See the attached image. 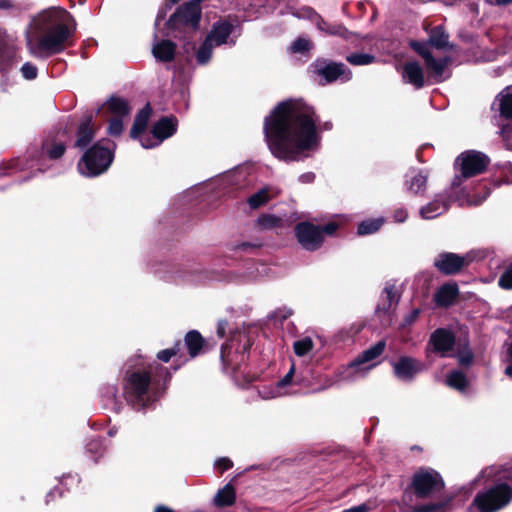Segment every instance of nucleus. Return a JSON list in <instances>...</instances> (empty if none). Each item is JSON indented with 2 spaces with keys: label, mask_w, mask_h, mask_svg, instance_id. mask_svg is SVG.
Masks as SVG:
<instances>
[{
  "label": "nucleus",
  "mask_w": 512,
  "mask_h": 512,
  "mask_svg": "<svg viewBox=\"0 0 512 512\" xmlns=\"http://www.w3.org/2000/svg\"><path fill=\"white\" fill-rule=\"evenodd\" d=\"M332 128L331 121L320 123L314 107L297 99L279 102L263 123L265 141L271 154L284 162L304 160L319 146V130Z\"/></svg>",
  "instance_id": "f257e3e1"
},
{
  "label": "nucleus",
  "mask_w": 512,
  "mask_h": 512,
  "mask_svg": "<svg viewBox=\"0 0 512 512\" xmlns=\"http://www.w3.org/2000/svg\"><path fill=\"white\" fill-rule=\"evenodd\" d=\"M76 31V21L64 8L43 10L31 22L27 47L34 56H52L63 52Z\"/></svg>",
  "instance_id": "f03ea898"
},
{
  "label": "nucleus",
  "mask_w": 512,
  "mask_h": 512,
  "mask_svg": "<svg viewBox=\"0 0 512 512\" xmlns=\"http://www.w3.org/2000/svg\"><path fill=\"white\" fill-rule=\"evenodd\" d=\"M172 374L160 363L142 367H129L123 378V396L134 410L151 406L166 393Z\"/></svg>",
  "instance_id": "7ed1b4c3"
},
{
  "label": "nucleus",
  "mask_w": 512,
  "mask_h": 512,
  "mask_svg": "<svg viewBox=\"0 0 512 512\" xmlns=\"http://www.w3.org/2000/svg\"><path fill=\"white\" fill-rule=\"evenodd\" d=\"M116 144L110 139H100L87 148L78 162L79 172L86 177L105 173L114 160Z\"/></svg>",
  "instance_id": "20e7f679"
},
{
  "label": "nucleus",
  "mask_w": 512,
  "mask_h": 512,
  "mask_svg": "<svg viewBox=\"0 0 512 512\" xmlns=\"http://www.w3.org/2000/svg\"><path fill=\"white\" fill-rule=\"evenodd\" d=\"M253 343V338L246 330L234 331L221 347L220 359L223 369L226 372H240L242 365L249 359V351Z\"/></svg>",
  "instance_id": "39448f33"
},
{
  "label": "nucleus",
  "mask_w": 512,
  "mask_h": 512,
  "mask_svg": "<svg viewBox=\"0 0 512 512\" xmlns=\"http://www.w3.org/2000/svg\"><path fill=\"white\" fill-rule=\"evenodd\" d=\"M445 488V481L437 470L431 467H420L411 478L405 494L411 492L417 499H427L441 493Z\"/></svg>",
  "instance_id": "423d86ee"
},
{
  "label": "nucleus",
  "mask_w": 512,
  "mask_h": 512,
  "mask_svg": "<svg viewBox=\"0 0 512 512\" xmlns=\"http://www.w3.org/2000/svg\"><path fill=\"white\" fill-rule=\"evenodd\" d=\"M512 501V488L505 482H499L491 487L479 491L474 499L480 512H497L506 507Z\"/></svg>",
  "instance_id": "0eeeda50"
},
{
  "label": "nucleus",
  "mask_w": 512,
  "mask_h": 512,
  "mask_svg": "<svg viewBox=\"0 0 512 512\" xmlns=\"http://www.w3.org/2000/svg\"><path fill=\"white\" fill-rule=\"evenodd\" d=\"M200 4L201 2H183L168 19V28L172 31L186 28L193 32L198 30L202 16Z\"/></svg>",
  "instance_id": "6e6552de"
},
{
  "label": "nucleus",
  "mask_w": 512,
  "mask_h": 512,
  "mask_svg": "<svg viewBox=\"0 0 512 512\" xmlns=\"http://www.w3.org/2000/svg\"><path fill=\"white\" fill-rule=\"evenodd\" d=\"M460 162L461 176L465 179L482 174L490 164V158L483 152L468 150L462 152L456 159Z\"/></svg>",
  "instance_id": "1a4fd4ad"
},
{
  "label": "nucleus",
  "mask_w": 512,
  "mask_h": 512,
  "mask_svg": "<svg viewBox=\"0 0 512 512\" xmlns=\"http://www.w3.org/2000/svg\"><path fill=\"white\" fill-rule=\"evenodd\" d=\"M314 68L315 73L327 84L337 80L348 82L353 76L352 71L345 64L324 58L317 59L314 63Z\"/></svg>",
  "instance_id": "9d476101"
},
{
  "label": "nucleus",
  "mask_w": 512,
  "mask_h": 512,
  "mask_svg": "<svg viewBox=\"0 0 512 512\" xmlns=\"http://www.w3.org/2000/svg\"><path fill=\"white\" fill-rule=\"evenodd\" d=\"M294 234L301 247L307 251H316L323 245V235H321L319 225L309 221L297 223L294 227Z\"/></svg>",
  "instance_id": "9b49d317"
},
{
  "label": "nucleus",
  "mask_w": 512,
  "mask_h": 512,
  "mask_svg": "<svg viewBox=\"0 0 512 512\" xmlns=\"http://www.w3.org/2000/svg\"><path fill=\"white\" fill-rule=\"evenodd\" d=\"M177 127V117L173 115L163 116L153 124L151 129L153 138H155L158 142L153 141L151 137H146L141 140V145L144 148H153L162 141L172 137L177 132Z\"/></svg>",
  "instance_id": "f8f14e48"
},
{
  "label": "nucleus",
  "mask_w": 512,
  "mask_h": 512,
  "mask_svg": "<svg viewBox=\"0 0 512 512\" xmlns=\"http://www.w3.org/2000/svg\"><path fill=\"white\" fill-rule=\"evenodd\" d=\"M471 263L468 256H462L453 252H441L434 260V267L442 275L451 276L459 274Z\"/></svg>",
  "instance_id": "ddd939ff"
},
{
  "label": "nucleus",
  "mask_w": 512,
  "mask_h": 512,
  "mask_svg": "<svg viewBox=\"0 0 512 512\" xmlns=\"http://www.w3.org/2000/svg\"><path fill=\"white\" fill-rule=\"evenodd\" d=\"M395 377L404 382H411L414 378L425 370L424 362L411 356H400L396 362L392 363Z\"/></svg>",
  "instance_id": "4468645a"
},
{
  "label": "nucleus",
  "mask_w": 512,
  "mask_h": 512,
  "mask_svg": "<svg viewBox=\"0 0 512 512\" xmlns=\"http://www.w3.org/2000/svg\"><path fill=\"white\" fill-rule=\"evenodd\" d=\"M455 344V334L446 328H437L434 330L428 341V345L432 346L433 352L443 357L454 349Z\"/></svg>",
  "instance_id": "2eb2a0df"
},
{
  "label": "nucleus",
  "mask_w": 512,
  "mask_h": 512,
  "mask_svg": "<svg viewBox=\"0 0 512 512\" xmlns=\"http://www.w3.org/2000/svg\"><path fill=\"white\" fill-rule=\"evenodd\" d=\"M18 47L5 32H0V73H8L17 61Z\"/></svg>",
  "instance_id": "dca6fc26"
},
{
  "label": "nucleus",
  "mask_w": 512,
  "mask_h": 512,
  "mask_svg": "<svg viewBox=\"0 0 512 512\" xmlns=\"http://www.w3.org/2000/svg\"><path fill=\"white\" fill-rule=\"evenodd\" d=\"M93 119L94 115L92 113L82 117L76 130L74 147L85 149L92 143L97 132Z\"/></svg>",
  "instance_id": "f3484780"
},
{
  "label": "nucleus",
  "mask_w": 512,
  "mask_h": 512,
  "mask_svg": "<svg viewBox=\"0 0 512 512\" xmlns=\"http://www.w3.org/2000/svg\"><path fill=\"white\" fill-rule=\"evenodd\" d=\"M237 22V19L233 22L229 18L220 19L213 24L207 37H211V41L214 40L217 46L225 44L233 33Z\"/></svg>",
  "instance_id": "a211bd4d"
},
{
  "label": "nucleus",
  "mask_w": 512,
  "mask_h": 512,
  "mask_svg": "<svg viewBox=\"0 0 512 512\" xmlns=\"http://www.w3.org/2000/svg\"><path fill=\"white\" fill-rule=\"evenodd\" d=\"M386 348L384 340L378 341L368 349L361 352L354 360L348 364V368L361 370L364 364H367L380 357Z\"/></svg>",
  "instance_id": "6ab92c4d"
},
{
  "label": "nucleus",
  "mask_w": 512,
  "mask_h": 512,
  "mask_svg": "<svg viewBox=\"0 0 512 512\" xmlns=\"http://www.w3.org/2000/svg\"><path fill=\"white\" fill-rule=\"evenodd\" d=\"M305 12L307 14V17L309 18L312 15L316 17L317 28L325 32L327 35L339 36L343 39H349L350 32L344 25L338 23H329L325 21L323 18L317 15L311 8H308Z\"/></svg>",
  "instance_id": "aec40b11"
},
{
  "label": "nucleus",
  "mask_w": 512,
  "mask_h": 512,
  "mask_svg": "<svg viewBox=\"0 0 512 512\" xmlns=\"http://www.w3.org/2000/svg\"><path fill=\"white\" fill-rule=\"evenodd\" d=\"M459 295V288L456 283H446L438 288L434 294V302L438 307L447 308L451 306Z\"/></svg>",
  "instance_id": "412c9836"
},
{
  "label": "nucleus",
  "mask_w": 512,
  "mask_h": 512,
  "mask_svg": "<svg viewBox=\"0 0 512 512\" xmlns=\"http://www.w3.org/2000/svg\"><path fill=\"white\" fill-rule=\"evenodd\" d=\"M184 346L191 359L198 357L206 351V341L197 330H190L184 336Z\"/></svg>",
  "instance_id": "4be33fe9"
},
{
  "label": "nucleus",
  "mask_w": 512,
  "mask_h": 512,
  "mask_svg": "<svg viewBox=\"0 0 512 512\" xmlns=\"http://www.w3.org/2000/svg\"><path fill=\"white\" fill-rule=\"evenodd\" d=\"M402 77L406 82L412 84L416 89H421L425 85L423 69L416 61H410L404 64Z\"/></svg>",
  "instance_id": "5701e85b"
},
{
  "label": "nucleus",
  "mask_w": 512,
  "mask_h": 512,
  "mask_svg": "<svg viewBox=\"0 0 512 512\" xmlns=\"http://www.w3.org/2000/svg\"><path fill=\"white\" fill-rule=\"evenodd\" d=\"M151 114L152 107L148 102L138 111L134 118V122L130 130V137L132 139H138L146 131Z\"/></svg>",
  "instance_id": "b1692460"
},
{
  "label": "nucleus",
  "mask_w": 512,
  "mask_h": 512,
  "mask_svg": "<svg viewBox=\"0 0 512 512\" xmlns=\"http://www.w3.org/2000/svg\"><path fill=\"white\" fill-rule=\"evenodd\" d=\"M450 201L448 197L439 196L420 209V214L425 219L435 218L448 210Z\"/></svg>",
  "instance_id": "393cba45"
},
{
  "label": "nucleus",
  "mask_w": 512,
  "mask_h": 512,
  "mask_svg": "<svg viewBox=\"0 0 512 512\" xmlns=\"http://www.w3.org/2000/svg\"><path fill=\"white\" fill-rule=\"evenodd\" d=\"M152 53L160 62H172L175 58L176 44L171 40H161L153 46Z\"/></svg>",
  "instance_id": "a878e982"
},
{
  "label": "nucleus",
  "mask_w": 512,
  "mask_h": 512,
  "mask_svg": "<svg viewBox=\"0 0 512 512\" xmlns=\"http://www.w3.org/2000/svg\"><path fill=\"white\" fill-rule=\"evenodd\" d=\"M104 106L109 113L114 115V117L124 118L125 116L129 115L131 111L128 100L115 95L109 97Z\"/></svg>",
  "instance_id": "bb28decb"
},
{
  "label": "nucleus",
  "mask_w": 512,
  "mask_h": 512,
  "mask_svg": "<svg viewBox=\"0 0 512 512\" xmlns=\"http://www.w3.org/2000/svg\"><path fill=\"white\" fill-rule=\"evenodd\" d=\"M424 62H425V67H426L427 71L432 74L435 81L437 83L442 82L443 81L442 76L444 74L446 67L448 66V64L450 62V58L446 56V57H443V58L437 60L432 55Z\"/></svg>",
  "instance_id": "cd10ccee"
},
{
  "label": "nucleus",
  "mask_w": 512,
  "mask_h": 512,
  "mask_svg": "<svg viewBox=\"0 0 512 512\" xmlns=\"http://www.w3.org/2000/svg\"><path fill=\"white\" fill-rule=\"evenodd\" d=\"M428 43L438 50L450 47L449 34L445 31L444 26L437 25L430 30Z\"/></svg>",
  "instance_id": "c85d7f7f"
},
{
  "label": "nucleus",
  "mask_w": 512,
  "mask_h": 512,
  "mask_svg": "<svg viewBox=\"0 0 512 512\" xmlns=\"http://www.w3.org/2000/svg\"><path fill=\"white\" fill-rule=\"evenodd\" d=\"M236 501V490L229 482L214 496V504L219 508L232 506Z\"/></svg>",
  "instance_id": "c756f323"
},
{
  "label": "nucleus",
  "mask_w": 512,
  "mask_h": 512,
  "mask_svg": "<svg viewBox=\"0 0 512 512\" xmlns=\"http://www.w3.org/2000/svg\"><path fill=\"white\" fill-rule=\"evenodd\" d=\"M42 150L49 159L57 160L64 155L66 151V145L64 142L57 141L56 139H46L42 144Z\"/></svg>",
  "instance_id": "7c9ffc66"
},
{
  "label": "nucleus",
  "mask_w": 512,
  "mask_h": 512,
  "mask_svg": "<svg viewBox=\"0 0 512 512\" xmlns=\"http://www.w3.org/2000/svg\"><path fill=\"white\" fill-rule=\"evenodd\" d=\"M497 98L499 100L500 116L512 120V86L505 88Z\"/></svg>",
  "instance_id": "2f4dec72"
},
{
  "label": "nucleus",
  "mask_w": 512,
  "mask_h": 512,
  "mask_svg": "<svg viewBox=\"0 0 512 512\" xmlns=\"http://www.w3.org/2000/svg\"><path fill=\"white\" fill-rule=\"evenodd\" d=\"M446 384L457 391L465 392L469 386V381L464 372L453 370L447 375Z\"/></svg>",
  "instance_id": "473e14b6"
},
{
  "label": "nucleus",
  "mask_w": 512,
  "mask_h": 512,
  "mask_svg": "<svg viewBox=\"0 0 512 512\" xmlns=\"http://www.w3.org/2000/svg\"><path fill=\"white\" fill-rule=\"evenodd\" d=\"M213 45L211 37H206L196 52V60L199 65H206L212 58Z\"/></svg>",
  "instance_id": "72a5a7b5"
},
{
  "label": "nucleus",
  "mask_w": 512,
  "mask_h": 512,
  "mask_svg": "<svg viewBox=\"0 0 512 512\" xmlns=\"http://www.w3.org/2000/svg\"><path fill=\"white\" fill-rule=\"evenodd\" d=\"M452 497L434 503H426L414 507V512H443L452 502Z\"/></svg>",
  "instance_id": "f704fd0d"
},
{
  "label": "nucleus",
  "mask_w": 512,
  "mask_h": 512,
  "mask_svg": "<svg viewBox=\"0 0 512 512\" xmlns=\"http://www.w3.org/2000/svg\"><path fill=\"white\" fill-rule=\"evenodd\" d=\"M383 225V219H368L360 222L357 227V234L364 236L377 232Z\"/></svg>",
  "instance_id": "c9c22d12"
},
{
  "label": "nucleus",
  "mask_w": 512,
  "mask_h": 512,
  "mask_svg": "<svg viewBox=\"0 0 512 512\" xmlns=\"http://www.w3.org/2000/svg\"><path fill=\"white\" fill-rule=\"evenodd\" d=\"M346 60L354 66H364L375 62L376 57L369 53H351L346 57Z\"/></svg>",
  "instance_id": "e433bc0d"
},
{
  "label": "nucleus",
  "mask_w": 512,
  "mask_h": 512,
  "mask_svg": "<svg viewBox=\"0 0 512 512\" xmlns=\"http://www.w3.org/2000/svg\"><path fill=\"white\" fill-rule=\"evenodd\" d=\"M313 347L314 343L310 337H304L300 340L295 341L293 344L294 353L299 357L307 355L309 352L312 351Z\"/></svg>",
  "instance_id": "4c0bfd02"
},
{
  "label": "nucleus",
  "mask_w": 512,
  "mask_h": 512,
  "mask_svg": "<svg viewBox=\"0 0 512 512\" xmlns=\"http://www.w3.org/2000/svg\"><path fill=\"white\" fill-rule=\"evenodd\" d=\"M269 201V194L267 189H260L258 192L252 194L247 202L251 209H258Z\"/></svg>",
  "instance_id": "58836bf2"
},
{
  "label": "nucleus",
  "mask_w": 512,
  "mask_h": 512,
  "mask_svg": "<svg viewBox=\"0 0 512 512\" xmlns=\"http://www.w3.org/2000/svg\"><path fill=\"white\" fill-rule=\"evenodd\" d=\"M104 446L101 440L99 439H91L86 444V452L90 454L91 458L95 463L98 462V459L103 455L104 453Z\"/></svg>",
  "instance_id": "ea45409f"
},
{
  "label": "nucleus",
  "mask_w": 512,
  "mask_h": 512,
  "mask_svg": "<svg viewBox=\"0 0 512 512\" xmlns=\"http://www.w3.org/2000/svg\"><path fill=\"white\" fill-rule=\"evenodd\" d=\"M258 224L264 229H273L281 226L282 219L272 214H262L258 217Z\"/></svg>",
  "instance_id": "a19ab883"
},
{
  "label": "nucleus",
  "mask_w": 512,
  "mask_h": 512,
  "mask_svg": "<svg viewBox=\"0 0 512 512\" xmlns=\"http://www.w3.org/2000/svg\"><path fill=\"white\" fill-rule=\"evenodd\" d=\"M427 186V176L422 172H418L414 177H412L409 190L414 194H418L419 192L425 191Z\"/></svg>",
  "instance_id": "79ce46f5"
},
{
  "label": "nucleus",
  "mask_w": 512,
  "mask_h": 512,
  "mask_svg": "<svg viewBox=\"0 0 512 512\" xmlns=\"http://www.w3.org/2000/svg\"><path fill=\"white\" fill-rule=\"evenodd\" d=\"M410 48L415 51L419 56H421L424 61H426L430 56L433 54L429 50V43L428 42H422L418 40H411L409 42Z\"/></svg>",
  "instance_id": "37998d69"
},
{
  "label": "nucleus",
  "mask_w": 512,
  "mask_h": 512,
  "mask_svg": "<svg viewBox=\"0 0 512 512\" xmlns=\"http://www.w3.org/2000/svg\"><path fill=\"white\" fill-rule=\"evenodd\" d=\"M457 359L459 364L463 367H469L472 365L474 361V354L468 344H466L464 348L458 349Z\"/></svg>",
  "instance_id": "c03bdc74"
},
{
  "label": "nucleus",
  "mask_w": 512,
  "mask_h": 512,
  "mask_svg": "<svg viewBox=\"0 0 512 512\" xmlns=\"http://www.w3.org/2000/svg\"><path fill=\"white\" fill-rule=\"evenodd\" d=\"M123 132V118L113 117L109 120L108 134L113 137H119Z\"/></svg>",
  "instance_id": "a18cd8bd"
},
{
  "label": "nucleus",
  "mask_w": 512,
  "mask_h": 512,
  "mask_svg": "<svg viewBox=\"0 0 512 512\" xmlns=\"http://www.w3.org/2000/svg\"><path fill=\"white\" fill-rule=\"evenodd\" d=\"M498 285L505 290H512V263L501 274Z\"/></svg>",
  "instance_id": "49530a36"
},
{
  "label": "nucleus",
  "mask_w": 512,
  "mask_h": 512,
  "mask_svg": "<svg viewBox=\"0 0 512 512\" xmlns=\"http://www.w3.org/2000/svg\"><path fill=\"white\" fill-rule=\"evenodd\" d=\"M311 48V43L305 38H297L291 45V51L293 53H305Z\"/></svg>",
  "instance_id": "de8ad7c7"
},
{
  "label": "nucleus",
  "mask_w": 512,
  "mask_h": 512,
  "mask_svg": "<svg viewBox=\"0 0 512 512\" xmlns=\"http://www.w3.org/2000/svg\"><path fill=\"white\" fill-rule=\"evenodd\" d=\"M21 73L25 79L34 80L38 75V69L31 62H26L21 67Z\"/></svg>",
  "instance_id": "09e8293b"
},
{
  "label": "nucleus",
  "mask_w": 512,
  "mask_h": 512,
  "mask_svg": "<svg viewBox=\"0 0 512 512\" xmlns=\"http://www.w3.org/2000/svg\"><path fill=\"white\" fill-rule=\"evenodd\" d=\"M339 228V224L336 222H329L325 225H319V229L321 232V235H323V241L325 240V236L329 235L332 236L336 233V231Z\"/></svg>",
  "instance_id": "8fccbe9b"
},
{
  "label": "nucleus",
  "mask_w": 512,
  "mask_h": 512,
  "mask_svg": "<svg viewBox=\"0 0 512 512\" xmlns=\"http://www.w3.org/2000/svg\"><path fill=\"white\" fill-rule=\"evenodd\" d=\"M215 467L223 473L233 467V462L228 457H221L215 462Z\"/></svg>",
  "instance_id": "3c124183"
},
{
  "label": "nucleus",
  "mask_w": 512,
  "mask_h": 512,
  "mask_svg": "<svg viewBox=\"0 0 512 512\" xmlns=\"http://www.w3.org/2000/svg\"><path fill=\"white\" fill-rule=\"evenodd\" d=\"M173 357H176L175 356V351L167 348V349H163V350H160L157 354H156V358L161 361V362H164V363H168L170 362V360L173 358Z\"/></svg>",
  "instance_id": "603ef678"
},
{
  "label": "nucleus",
  "mask_w": 512,
  "mask_h": 512,
  "mask_svg": "<svg viewBox=\"0 0 512 512\" xmlns=\"http://www.w3.org/2000/svg\"><path fill=\"white\" fill-rule=\"evenodd\" d=\"M384 292L386 293V300H388V302L390 303L397 305L400 296L397 294L395 286L385 287Z\"/></svg>",
  "instance_id": "864d4df0"
},
{
  "label": "nucleus",
  "mask_w": 512,
  "mask_h": 512,
  "mask_svg": "<svg viewBox=\"0 0 512 512\" xmlns=\"http://www.w3.org/2000/svg\"><path fill=\"white\" fill-rule=\"evenodd\" d=\"M420 313V308H414L411 310L410 313L404 317V325H412L418 319Z\"/></svg>",
  "instance_id": "5fc2aeb1"
},
{
  "label": "nucleus",
  "mask_w": 512,
  "mask_h": 512,
  "mask_svg": "<svg viewBox=\"0 0 512 512\" xmlns=\"http://www.w3.org/2000/svg\"><path fill=\"white\" fill-rule=\"evenodd\" d=\"M294 372H295V368H294V365H292L290 370L288 371V373L282 379L279 380L278 386L282 388V387H285V386L291 384L293 376H294Z\"/></svg>",
  "instance_id": "6e6d98bb"
},
{
  "label": "nucleus",
  "mask_w": 512,
  "mask_h": 512,
  "mask_svg": "<svg viewBox=\"0 0 512 512\" xmlns=\"http://www.w3.org/2000/svg\"><path fill=\"white\" fill-rule=\"evenodd\" d=\"M393 217L396 222L403 223L407 219L408 213L405 209L399 208L394 211Z\"/></svg>",
  "instance_id": "4d7b16f0"
},
{
  "label": "nucleus",
  "mask_w": 512,
  "mask_h": 512,
  "mask_svg": "<svg viewBox=\"0 0 512 512\" xmlns=\"http://www.w3.org/2000/svg\"><path fill=\"white\" fill-rule=\"evenodd\" d=\"M370 510L371 506L368 503H362L358 506L345 509L342 512H369Z\"/></svg>",
  "instance_id": "13d9d810"
},
{
  "label": "nucleus",
  "mask_w": 512,
  "mask_h": 512,
  "mask_svg": "<svg viewBox=\"0 0 512 512\" xmlns=\"http://www.w3.org/2000/svg\"><path fill=\"white\" fill-rule=\"evenodd\" d=\"M61 496L62 492L58 488H54L46 494L45 503L49 504L51 501H54L57 497Z\"/></svg>",
  "instance_id": "bf43d9fd"
},
{
  "label": "nucleus",
  "mask_w": 512,
  "mask_h": 512,
  "mask_svg": "<svg viewBox=\"0 0 512 512\" xmlns=\"http://www.w3.org/2000/svg\"><path fill=\"white\" fill-rule=\"evenodd\" d=\"M183 347L184 346V343H182L181 340H177L174 345L170 348L171 350L175 351V356L178 357V359H182L183 357V354H182V350H183Z\"/></svg>",
  "instance_id": "052dcab7"
},
{
  "label": "nucleus",
  "mask_w": 512,
  "mask_h": 512,
  "mask_svg": "<svg viewBox=\"0 0 512 512\" xmlns=\"http://www.w3.org/2000/svg\"><path fill=\"white\" fill-rule=\"evenodd\" d=\"M500 133L504 139H512V124L502 125Z\"/></svg>",
  "instance_id": "680f3d73"
},
{
  "label": "nucleus",
  "mask_w": 512,
  "mask_h": 512,
  "mask_svg": "<svg viewBox=\"0 0 512 512\" xmlns=\"http://www.w3.org/2000/svg\"><path fill=\"white\" fill-rule=\"evenodd\" d=\"M228 326L227 320H220L217 325V334L220 338H223L226 335V328Z\"/></svg>",
  "instance_id": "e2e57ef3"
},
{
  "label": "nucleus",
  "mask_w": 512,
  "mask_h": 512,
  "mask_svg": "<svg viewBox=\"0 0 512 512\" xmlns=\"http://www.w3.org/2000/svg\"><path fill=\"white\" fill-rule=\"evenodd\" d=\"M299 180L302 183H312L315 180V174L313 172L303 173L299 176Z\"/></svg>",
  "instance_id": "0e129e2a"
},
{
  "label": "nucleus",
  "mask_w": 512,
  "mask_h": 512,
  "mask_svg": "<svg viewBox=\"0 0 512 512\" xmlns=\"http://www.w3.org/2000/svg\"><path fill=\"white\" fill-rule=\"evenodd\" d=\"M393 303H390L388 302V300H386L382 305H378L377 307V311H381L385 314H388L390 312V310L392 309L393 307Z\"/></svg>",
  "instance_id": "69168bd1"
},
{
  "label": "nucleus",
  "mask_w": 512,
  "mask_h": 512,
  "mask_svg": "<svg viewBox=\"0 0 512 512\" xmlns=\"http://www.w3.org/2000/svg\"><path fill=\"white\" fill-rule=\"evenodd\" d=\"M154 512H175L172 508L165 505H157L154 508Z\"/></svg>",
  "instance_id": "338daca9"
},
{
  "label": "nucleus",
  "mask_w": 512,
  "mask_h": 512,
  "mask_svg": "<svg viewBox=\"0 0 512 512\" xmlns=\"http://www.w3.org/2000/svg\"><path fill=\"white\" fill-rule=\"evenodd\" d=\"M505 183H511L512 182V165H510L508 168H507V172H506V175H505V180H504Z\"/></svg>",
  "instance_id": "774afa93"
}]
</instances>
